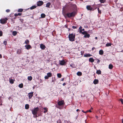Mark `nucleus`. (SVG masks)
Here are the masks:
<instances>
[{
	"label": "nucleus",
	"instance_id": "nucleus-1",
	"mask_svg": "<svg viewBox=\"0 0 123 123\" xmlns=\"http://www.w3.org/2000/svg\"><path fill=\"white\" fill-rule=\"evenodd\" d=\"M39 110V108L38 107L34 108V110L32 111V114L34 115L38 114V116H41L42 115L41 113L40 114H37V112Z\"/></svg>",
	"mask_w": 123,
	"mask_h": 123
},
{
	"label": "nucleus",
	"instance_id": "nucleus-2",
	"mask_svg": "<svg viewBox=\"0 0 123 123\" xmlns=\"http://www.w3.org/2000/svg\"><path fill=\"white\" fill-rule=\"evenodd\" d=\"M75 15V12H73L71 13H66L65 14V17H68L69 18H70L71 17H74Z\"/></svg>",
	"mask_w": 123,
	"mask_h": 123
},
{
	"label": "nucleus",
	"instance_id": "nucleus-3",
	"mask_svg": "<svg viewBox=\"0 0 123 123\" xmlns=\"http://www.w3.org/2000/svg\"><path fill=\"white\" fill-rule=\"evenodd\" d=\"M69 40L71 42H73L75 40V35L73 33L69 34L68 36Z\"/></svg>",
	"mask_w": 123,
	"mask_h": 123
},
{
	"label": "nucleus",
	"instance_id": "nucleus-4",
	"mask_svg": "<svg viewBox=\"0 0 123 123\" xmlns=\"http://www.w3.org/2000/svg\"><path fill=\"white\" fill-rule=\"evenodd\" d=\"M8 19L7 18H5L4 19H1L0 20V23L2 24H6L7 22V21Z\"/></svg>",
	"mask_w": 123,
	"mask_h": 123
},
{
	"label": "nucleus",
	"instance_id": "nucleus-5",
	"mask_svg": "<svg viewBox=\"0 0 123 123\" xmlns=\"http://www.w3.org/2000/svg\"><path fill=\"white\" fill-rule=\"evenodd\" d=\"M43 2L42 1H39L37 2V5L38 6H40L43 5Z\"/></svg>",
	"mask_w": 123,
	"mask_h": 123
},
{
	"label": "nucleus",
	"instance_id": "nucleus-6",
	"mask_svg": "<svg viewBox=\"0 0 123 123\" xmlns=\"http://www.w3.org/2000/svg\"><path fill=\"white\" fill-rule=\"evenodd\" d=\"M64 101L63 100L59 101L58 103V105L59 106H62L64 104Z\"/></svg>",
	"mask_w": 123,
	"mask_h": 123
},
{
	"label": "nucleus",
	"instance_id": "nucleus-7",
	"mask_svg": "<svg viewBox=\"0 0 123 123\" xmlns=\"http://www.w3.org/2000/svg\"><path fill=\"white\" fill-rule=\"evenodd\" d=\"M33 92H31L28 93V94L29 99L31 98L33 96Z\"/></svg>",
	"mask_w": 123,
	"mask_h": 123
},
{
	"label": "nucleus",
	"instance_id": "nucleus-8",
	"mask_svg": "<svg viewBox=\"0 0 123 123\" xmlns=\"http://www.w3.org/2000/svg\"><path fill=\"white\" fill-rule=\"evenodd\" d=\"M60 64L61 65H65L66 64V62L64 60L59 61Z\"/></svg>",
	"mask_w": 123,
	"mask_h": 123
},
{
	"label": "nucleus",
	"instance_id": "nucleus-9",
	"mask_svg": "<svg viewBox=\"0 0 123 123\" xmlns=\"http://www.w3.org/2000/svg\"><path fill=\"white\" fill-rule=\"evenodd\" d=\"M40 47L42 49L44 50L46 48V47L44 45L42 44L40 45Z\"/></svg>",
	"mask_w": 123,
	"mask_h": 123
},
{
	"label": "nucleus",
	"instance_id": "nucleus-10",
	"mask_svg": "<svg viewBox=\"0 0 123 123\" xmlns=\"http://www.w3.org/2000/svg\"><path fill=\"white\" fill-rule=\"evenodd\" d=\"M87 9L88 10L92 11V8L90 6L88 5L86 7Z\"/></svg>",
	"mask_w": 123,
	"mask_h": 123
},
{
	"label": "nucleus",
	"instance_id": "nucleus-11",
	"mask_svg": "<svg viewBox=\"0 0 123 123\" xmlns=\"http://www.w3.org/2000/svg\"><path fill=\"white\" fill-rule=\"evenodd\" d=\"M25 47H26V49L27 50H28L30 49L31 48V46L29 44L26 45L25 46Z\"/></svg>",
	"mask_w": 123,
	"mask_h": 123
},
{
	"label": "nucleus",
	"instance_id": "nucleus-12",
	"mask_svg": "<svg viewBox=\"0 0 123 123\" xmlns=\"http://www.w3.org/2000/svg\"><path fill=\"white\" fill-rule=\"evenodd\" d=\"M98 80L95 79L93 81V83L95 84H97L98 83Z\"/></svg>",
	"mask_w": 123,
	"mask_h": 123
},
{
	"label": "nucleus",
	"instance_id": "nucleus-13",
	"mask_svg": "<svg viewBox=\"0 0 123 123\" xmlns=\"http://www.w3.org/2000/svg\"><path fill=\"white\" fill-rule=\"evenodd\" d=\"M90 37V35L88 34L87 33H86V35H85L84 36V37L85 38H89Z\"/></svg>",
	"mask_w": 123,
	"mask_h": 123
},
{
	"label": "nucleus",
	"instance_id": "nucleus-14",
	"mask_svg": "<svg viewBox=\"0 0 123 123\" xmlns=\"http://www.w3.org/2000/svg\"><path fill=\"white\" fill-rule=\"evenodd\" d=\"M15 80L14 79H9V82L11 84H13L14 83V81Z\"/></svg>",
	"mask_w": 123,
	"mask_h": 123
},
{
	"label": "nucleus",
	"instance_id": "nucleus-15",
	"mask_svg": "<svg viewBox=\"0 0 123 123\" xmlns=\"http://www.w3.org/2000/svg\"><path fill=\"white\" fill-rule=\"evenodd\" d=\"M99 54L101 55H102L104 54V51L102 50L101 49L99 51Z\"/></svg>",
	"mask_w": 123,
	"mask_h": 123
},
{
	"label": "nucleus",
	"instance_id": "nucleus-16",
	"mask_svg": "<svg viewBox=\"0 0 123 123\" xmlns=\"http://www.w3.org/2000/svg\"><path fill=\"white\" fill-rule=\"evenodd\" d=\"M89 61L90 62L92 63L94 62V60L92 58H91L89 59Z\"/></svg>",
	"mask_w": 123,
	"mask_h": 123
},
{
	"label": "nucleus",
	"instance_id": "nucleus-17",
	"mask_svg": "<svg viewBox=\"0 0 123 123\" xmlns=\"http://www.w3.org/2000/svg\"><path fill=\"white\" fill-rule=\"evenodd\" d=\"M17 53L18 54H20L21 53V50L20 49H18L17 51Z\"/></svg>",
	"mask_w": 123,
	"mask_h": 123
},
{
	"label": "nucleus",
	"instance_id": "nucleus-18",
	"mask_svg": "<svg viewBox=\"0 0 123 123\" xmlns=\"http://www.w3.org/2000/svg\"><path fill=\"white\" fill-rule=\"evenodd\" d=\"M43 109L44 111L43 112L44 113H46V112H47L48 111V108H47L46 107H44V108H43Z\"/></svg>",
	"mask_w": 123,
	"mask_h": 123
},
{
	"label": "nucleus",
	"instance_id": "nucleus-19",
	"mask_svg": "<svg viewBox=\"0 0 123 123\" xmlns=\"http://www.w3.org/2000/svg\"><path fill=\"white\" fill-rule=\"evenodd\" d=\"M92 56V55H91L89 54H86L85 55H84V56L86 57H90Z\"/></svg>",
	"mask_w": 123,
	"mask_h": 123
},
{
	"label": "nucleus",
	"instance_id": "nucleus-20",
	"mask_svg": "<svg viewBox=\"0 0 123 123\" xmlns=\"http://www.w3.org/2000/svg\"><path fill=\"white\" fill-rule=\"evenodd\" d=\"M77 74L79 76H80L82 75V73L81 72L79 71L77 73Z\"/></svg>",
	"mask_w": 123,
	"mask_h": 123
},
{
	"label": "nucleus",
	"instance_id": "nucleus-21",
	"mask_svg": "<svg viewBox=\"0 0 123 123\" xmlns=\"http://www.w3.org/2000/svg\"><path fill=\"white\" fill-rule=\"evenodd\" d=\"M47 76L49 77H50L52 76V74L50 72H49L47 73Z\"/></svg>",
	"mask_w": 123,
	"mask_h": 123
},
{
	"label": "nucleus",
	"instance_id": "nucleus-22",
	"mask_svg": "<svg viewBox=\"0 0 123 123\" xmlns=\"http://www.w3.org/2000/svg\"><path fill=\"white\" fill-rule=\"evenodd\" d=\"M101 72L100 70H97L96 72V74H101Z\"/></svg>",
	"mask_w": 123,
	"mask_h": 123
},
{
	"label": "nucleus",
	"instance_id": "nucleus-23",
	"mask_svg": "<svg viewBox=\"0 0 123 123\" xmlns=\"http://www.w3.org/2000/svg\"><path fill=\"white\" fill-rule=\"evenodd\" d=\"M22 14L21 13H16L14 14L15 16L17 17L18 16H21Z\"/></svg>",
	"mask_w": 123,
	"mask_h": 123
},
{
	"label": "nucleus",
	"instance_id": "nucleus-24",
	"mask_svg": "<svg viewBox=\"0 0 123 123\" xmlns=\"http://www.w3.org/2000/svg\"><path fill=\"white\" fill-rule=\"evenodd\" d=\"M32 77L31 76H28V80L29 81H31L32 79Z\"/></svg>",
	"mask_w": 123,
	"mask_h": 123
},
{
	"label": "nucleus",
	"instance_id": "nucleus-25",
	"mask_svg": "<svg viewBox=\"0 0 123 123\" xmlns=\"http://www.w3.org/2000/svg\"><path fill=\"white\" fill-rule=\"evenodd\" d=\"M51 5V4L49 3L48 2L47 3L46 5V7H49V6L50 5Z\"/></svg>",
	"mask_w": 123,
	"mask_h": 123
},
{
	"label": "nucleus",
	"instance_id": "nucleus-26",
	"mask_svg": "<svg viewBox=\"0 0 123 123\" xmlns=\"http://www.w3.org/2000/svg\"><path fill=\"white\" fill-rule=\"evenodd\" d=\"M113 66L112 64H110L109 65V68L110 69H112L113 68Z\"/></svg>",
	"mask_w": 123,
	"mask_h": 123
},
{
	"label": "nucleus",
	"instance_id": "nucleus-27",
	"mask_svg": "<svg viewBox=\"0 0 123 123\" xmlns=\"http://www.w3.org/2000/svg\"><path fill=\"white\" fill-rule=\"evenodd\" d=\"M41 18H44L45 17L46 15L42 13L41 14Z\"/></svg>",
	"mask_w": 123,
	"mask_h": 123
},
{
	"label": "nucleus",
	"instance_id": "nucleus-28",
	"mask_svg": "<svg viewBox=\"0 0 123 123\" xmlns=\"http://www.w3.org/2000/svg\"><path fill=\"white\" fill-rule=\"evenodd\" d=\"M29 108V105L28 104H26L25 105V108L26 109H28Z\"/></svg>",
	"mask_w": 123,
	"mask_h": 123
},
{
	"label": "nucleus",
	"instance_id": "nucleus-29",
	"mask_svg": "<svg viewBox=\"0 0 123 123\" xmlns=\"http://www.w3.org/2000/svg\"><path fill=\"white\" fill-rule=\"evenodd\" d=\"M37 6H35V5H34V6H32L30 8L31 9H34L35 8H36Z\"/></svg>",
	"mask_w": 123,
	"mask_h": 123
},
{
	"label": "nucleus",
	"instance_id": "nucleus-30",
	"mask_svg": "<svg viewBox=\"0 0 123 123\" xmlns=\"http://www.w3.org/2000/svg\"><path fill=\"white\" fill-rule=\"evenodd\" d=\"M24 43L26 44H29V41L28 40H26L25 41Z\"/></svg>",
	"mask_w": 123,
	"mask_h": 123
},
{
	"label": "nucleus",
	"instance_id": "nucleus-31",
	"mask_svg": "<svg viewBox=\"0 0 123 123\" xmlns=\"http://www.w3.org/2000/svg\"><path fill=\"white\" fill-rule=\"evenodd\" d=\"M18 86L20 88H22L23 87V84L22 83L19 84L18 85Z\"/></svg>",
	"mask_w": 123,
	"mask_h": 123
},
{
	"label": "nucleus",
	"instance_id": "nucleus-32",
	"mask_svg": "<svg viewBox=\"0 0 123 123\" xmlns=\"http://www.w3.org/2000/svg\"><path fill=\"white\" fill-rule=\"evenodd\" d=\"M57 75L58 77L59 78H61L62 76L61 74L60 73L57 74Z\"/></svg>",
	"mask_w": 123,
	"mask_h": 123
},
{
	"label": "nucleus",
	"instance_id": "nucleus-33",
	"mask_svg": "<svg viewBox=\"0 0 123 123\" xmlns=\"http://www.w3.org/2000/svg\"><path fill=\"white\" fill-rule=\"evenodd\" d=\"M101 3H103L105 2L106 0H99Z\"/></svg>",
	"mask_w": 123,
	"mask_h": 123
},
{
	"label": "nucleus",
	"instance_id": "nucleus-34",
	"mask_svg": "<svg viewBox=\"0 0 123 123\" xmlns=\"http://www.w3.org/2000/svg\"><path fill=\"white\" fill-rule=\"evenodd\" d=\"M23 9H19L18 10V12H22L23 11Z\"/></svg>",
	"mask_w": 123,
	"mask_h": 123
},
{
	"label": "nucleus",
	"instance_id": "nucleus-35",
	"mask_svg": "<svg viewBox=\"0 0 123 123\" xmlns=\"http://www.w3.org/2000/svg\"><path fill=\"white\" fill-rule=\"evenodd\" d=\"M17 34V32L16 31H14L12 32V34L13 36H16Z\"/></svg>",
	"mask_w": 123,
	"mask_h": 123
},
{
	"label": "nucleus",
	"instance_id": "nucleus-36",
	"mask_svg": "<svg viewBox=\"0 0 123 123\" xmlns=\"http://www.w3.org/2000/svg\"><path fill=\"white\" fill-rule=\"evenodd\" d=\"M111 44L110 43H108L106 44V46L107 47H109L111 46Z\"/></svg>",
	"mask_w": 123,
	"mask_h": 123
},
{
	"label": "nucleus",
	"instance_id": "nucleus-37",
	"mask_svg": "<svg viewBox=\"0 0 123 123\" xmlns=\"http://www.w3.org/2000/svg\"><path fill=\"white\" fill-rule=\"evenodd\" d=\"M81 33L84 35H86V33H87V32L86 31H84L81 32Z\"/></svg>",
	"mask_w": 123,
	"mask_h": 123
},
{
	"label": "nucleus",
	"instance_id": "nucleus-38",
	"mask_svg": "<svg viewBox=\"0 0 123 123\" xmlns=\"http://www.w3.org/2000/svg\"><path fill=\"white\" fill-rule=\"evenodd\" d=\"M98 13H99L101 14V10H99V8H98Z\"/></svg>",
	"mask_w": 123,
	"mask_h": 123
},
{
	"label": "nucleus",
	"instance_id": "nucleus-39",
	"mask_svg": "<svg viewBox=\"0 0 123 123\" xmlns=\"http://www.w3.org/2000/svg\"><path fill=\"white\" fill-rule=\"evenodd\" d=\"M3 43L5 45H6L7 43V42L6 41V40L4 41L3 42Z\"/></svg>",
	"mask_w": 123,
	"mask_h": 123
},
{
	"label": "nucleus",
	"instance_id": "nucleus-40",
	"mask_svg": "<svg viewBox=\"0 0 123 123\" xmlns=\"http://www.w3.org/2000/svg\"><path fill=\"white\" fill-rule=\"evenodd\" d=\"M62 122V121L60 119H59L57 122V123H61Z\"/></svg>",
	"mask_w": 123,
	"mask_h": 123
},
{
	"label": "nucleus",
	"instance_id": "nucleus-41",
	"mask_svg": "<svg viewBox=\"0 0 123 123\" xmlns=\"http://www.w3.org/2000/svg\"><path fill=\"white\" fill-rule=\"evenodd\" d=\"M119 100L121 101L122 104H123V99H119Z\"/></svg>",
	"mask_w": 123,
	"mask_h": 123
},
{
	"label": "nucleus",
	"instance_id": "nucleus-42",
	"mask_svg": "<svg viewBox=\"0 0 123 123\" xmlns=\"http://www.w3.org/2000/svg\"><path fill=\"white\" fill-rule=\"evenodd\" d=\"M3 32L1 31H0V37H1L2 36Z\"/></svg>",
	"mask_w": 123,
	"mask_h": 123
},
{
	"label": "nucleus",
	"instance_id": "nucleus-43",
	"mask_svg": "<svg viewBox=\"0 0 123 123\" xmlns=\"http://www.w3.org/2000/svg\"><path fill=\"white\" fill-rule=\"evenodd\" d=\"M72 7H74V9L76 8V6L75 4L73 5H72Z\"/></svg>",
	"mask_w": 123,
	"mask_h": 123
},
{
	"label": "nucleus",
	"instance_id": "nucleus-44",
	"mask_svg": "<svg viewBox=\"0 0 123 123\" xmlns=\"http://www.w3.org/2000/svg\"><path fill=\"white\" fill-rule=\"evenodd\" d=\"M84 29H80V32H82V31H84Z\"/></svg>",
	"mask_w": 123,
	"mask_h": 123
},
{
	"label": "nucleus",
	"instance_id": "nucleus-45",
	"mask_svg": "<svg viewBox=\"0 0 123 123\" xmlns=\"http://www.w3.org/2000/svg\"><path fill=\"white\" fill-rule=\"evenodd\" d=\"M44 78H45V79H48L49 78V77L47 75V76H45Z\"/></svg>",
	"mask_w": 123,
	"mask_h": 123
},
{
	"label": "nucleus",
	"instance_id": "nucleus-46",
	"mask_svg": "<svg viewBox=\"0 0 123 123\" xmlns=\"http://www.w3.org/2000/svg\"><path fill=\"white\" fill-rule=\"evenodd\" d=\"M6 11L7 12H10V10L9 9H7L6 10Z\"/></svg>",
	"mask_w": 123,
	"mask_h": 123
},
{
	"label": "nucleus",
	"instance_id": "nucleus-47",
	"mask_svg": "<svg viewBox=\"0 0 123 123\" xmlns=\"http://www.w3.org/2000/svg\"><path fill=\"white\" fill-rule=\"evenodd\" d=\"M72 28L74 29H76L77 28V27L76 26H72Z\"/></svg>",
	"mask_w": 123,
	"mask_h": 123
},
{
	"label": "nucleus",
	"instance_id": "nucleus-48",
	"mask_svg": "<svg viewBox=\"0 0 123 123\" xmlns=\"http://www.w3.org/2000/svg\"><path fill=\"white\" fill-rule=\"evenodd\" d=\"M91 112L92 111H91V109H90V110H87L86 111V112Z\"/></svg>",
	"mask_w": 123,
	"mask_h": 123
},
{
	"label": "nucleus",
	"instance_id": "nucleus-49",
	"mask_svg": "<svg viewBox=\"0 0 123 123\" xmlns=\"http://www.w3.org/2000/svg\"><path fill=\"white\" fill-rule=\"evenodd\" d=\"M66 84L65 83H64L63 84V86H65V85Z\"/></svg>",
	"mask_w": 123,
	"mask_h": 123
},
{
	"label": "nucleus",
	"instance_id": "nucleus-50",
	"mask_svg": "<svg viewBox=\"0 0 123 123\" xmlns=\"http://www.w3.org/2000/svg\"><path fill=\"white\" fill-rule=\"evenodd\" d=\"M2 56L1 54H0V58H2Z\"/></svg>",
	"mask_w": 123,
	"mask_h": 123
},
{
	"label": "nucleus",
	"instance_id": "nucleus-51",
	"mask_svg": "<svg viewBox=\"0 0 123 123\" xmlns=\"http://www.w3.org/2000/svg\"><path fill=\"white\" fill-rule=\"evenodd\" d=\"M82 27L81 26H80L79 29H80H80H82Z\"/></svg>",
	"mask_w": 123,
	"mask_h": 123
},
{
	"label": "nucleus",
	"instance_id": "nucleus-52",
	"mask_svg": "<svg viewBox=\"0 0 123 123\" xmlns=\"http://www.w3.org/2000/svg\"><path fill=\"white\" fill-rule=\"evenodd\" d=\"M95 48L94 47H93L92 48V50H93L95 49Z\"/></svg>",
	"mask_w": 123,
	"mask_h": 123
},
{
	"label": "nucleus",
	"instance_id": "nucleus-53",
	"mask_svg": "<svg viewBox=\"0 0 123 123\" xmlns=\"http://www.w3.org/2000/svg\"><path fill=\"white\" fill-rule=\"evenodd\" d=\"M100 62V61L99 60H98V61L97 62L98 63H99V62Z\"/></svg>",
	"mask_w": 123,
	"mask_h": 123
},
{
	"label": "nucleus",
	"instance_id": "nucleus-54",
	"mask_svg": "<svg viewBox=\"0 0 123 123\" xmlns=\"http://www.w3.org/2000/svg\"><path fill=\"white\" fill-rule=\"evenodd\" d=\"M82 112H83V113H86V112H85L83 110H82Z\"/></svg>",
	"mask_w": 123,
	"mask_h": 123
},
{
	"label": "nucleus",
	"instance_id": "nucleus-55",
	"mask_svg": "<svg viewBox=\"0 0 123 123\" xmlns=\"http://www.w3.org/2000/svg\"><path fill=\"white\" fill-rule=\"evenodd\" d=\"M80 111V110H79V109H77L76 110V111L77 112L78 111Z\"/></svg>",
	"mask_w": 123,
	"mask_h": 123
},
{
	"label": "nucleus",
	"instance_id": "nucleus-56",
	"mask_svg": "<svg viewBox=\"0 0 123 123\" xmlns=\"http://www.w3.org/2000/svg\"><path fill=\"white\" fill-rule=\"evenodd\" d=\"M52 82H54V80H52Z\"/></svg>",
	"mask_w": 123,
	"mask_h": 123
},
{
	"label": "nucleus",
	"instance_id": "nucleus-57",
	"mask_svg": "<svg viewBox=\"0 0 123 123\" xmlns=\"http://www.w3.org/2000/svg\"><path fill=\"white\" fill-rule=\"evenodd\" d=\"M95 38L96 39H97L98 38L97 37H95Z\"/></svg>",
	"mask_w": 123,
	"mask_h": 123
},
{
	"label": "nucleus",
	"instance_id": "nucleus-58",
	"mask_svg": "<svg viewBox=\"0 0 123 123\" xmlns=\"http://www.w3.org/2000/svg\"><path fill=\"white\" fill-rule=\"evenodd\" d=\"M122 123H123V119H122Z\"/></svg>",
	"mask_w": 123,
	"mask_h": 123
},
{
	"label": "nucleus",
	"instance_id": "nucleus-59",
	"mask_svg": "<svg viewBox=\"0 0 123 123\" xmlns=\"http://www.w3.org/2000/svg\"><path fill=\"white\" fill-rule=\"evenodd\" d=\"M96 117L97 118H98V116H96Z\"/></svg>",
	"mask_w": 123,
	"mask_h": 123
},
{
	"label": "nucleus",
	"instance_id": "nucleus-60",
	"mask_svg": "<svg viewBox=\"0 0 123 123\" xmlns=\"http://www.w3.org/2000/svg\"><path fill=\"white\" fill-rule=\"evenodd\" d=\"M63 80H64V79H63L61 80L63 81Z\"/></svg>",
	"mask_w": 123,
	"mask_h": 123
},
{
	"label": "nucleus",
	"instance_id": "nucleus-61",
	"mask_svg": "<svg viewBox=\"0 0 123 123\" xmlns=\"http://www.w3.org/2000/svg\"><path fill=\"white\" fill-rule=\"evenodd\" d=\"M92 109H93V108L92 107V108H91V109H91V110H92Z\"/></svg>",
	"mask_w": 123,
	"mask_h": 123
},
{
	"label": "nucleus",
	"instance_id": "nucleus-62",
	"mask_svg": "<svg viewBox=\"0 0 123 123\" xmlns=\"http://www.w3.org/2000/svg\"><path fill=\"white\" fill-rule=\"evenodd\" d=\"M56 107H57V108H59V107H58V106Z\"/></svg>",
	"mask_w": 123,
	"mask_h": 123
},
{
	"label": "nucleus",
	"instance_id": "nucleus-63",
	"mask_svg": "<svg viewBox=\"0 0 123 123\" xmlns=\"http://www.w3.org/2000/svg\"><path fill=\"white\" fill-rule=\"evenodd\" d=\"M36 115L35 116L36 117H37V116Z\"/></svg>",
	"mask_w": 123,
	"mask_h": 123
},
{
	"label": "nucleus",
	"instance_id": "nucleus-64",
	"mask_svg": "<svg viewBox=\"0 0 123 123\" xmlns=\"http://www.w3.org/2000/svg\"><path fill=\"white\" fill-rule=\"evenodd\" d=\"M97 8V7H96L95 8V9H96Z\"/></svg>",
	"mask_w": 123,
	"mask_h": 123
}]
</instances>
